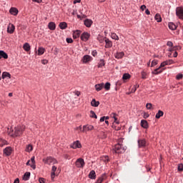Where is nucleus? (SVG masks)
Masks as SVG:
<instances>
[{
	"instance_id": "18",
	"label": "nucleus",
	"mask_w": 183,
	"mask_h": 183,
	"mask_svg": "<svg viewBox=\"0 0 183 183\" xmlns=\"http://www.w3.org/2000/svg\"><path fill=\"white\" fill-rule=\"evenodd\" d=\"M104 41L106 42L105 48H111V47H112V41H111L109 40V39H105Z\"/></svg>"
},
{
	"instance_id": "59",
	"label": "nucleus",
	"mask_w": 183,
	"mask_h": 183,
	"mask_svg": "<svg viewBox=\"0 0 183 183\" xmlns=\"http://www.w3.org/2000/svg\"><path fill=\"white\" fill-rule=\"evenodd\" d=\"M140 9H142V11H144V9H147V6L145 5L141 6Z\"/></svg>"
},
{
	"instance_id": "26",
	"label": "nucleus",
	"mask_w": 183,
	"mask_h": 183,
	"mask_svg": "<svg viewBox=\"0 0 183 183\" xmlns=\"http://www.w3.org/2000/svg\"><path fill=\"white\" fill-rule=\"evenodd\" d=\"M4 58V59H8V54L4 51H0V59Z\"/></svg>"
},
{
	"instance_id": "40",
	"label": "nucleus",
	"mask_w": 183,
	"mask_h": 183,
	"mask_svg": "<svg viewBox=\"0 0 183 183\" xmlns=\"http://www.w3.org/2000/svg\"><path fill=\"white\" fill-rule=\"evenodd\" d=\"M111 36L112 39H115V41H118L119 39V37H118V35L115 33H112Z\"/></svg>"
},
{
	"instance_id": "35",
	"label": "nucleus",
	"mask_w": 183,
	"mask_h": 183,
	"mask_svg": "<svg viewBox=\"0 0 183 183\" xmlns=\"http://www.w3.org/2000/svg\"><path fill=\"white\" fill-rule=\"evenodd\" d=\"M44 54H45V49L39 47L38 49V55H44Z\"/></svg>"
},
{
	"instance_id": "21",
	"label": "nucleus",
	"mask_w": 183,
	"mask_h": 183,
	"mask_svg": "<svg viewBox=\"0 0 183 183\" xmlns=\"http://www.w3.org/2000/svg\"><path fill=\"white\" fill-rule=\"evenodd\" d=\"M107 179V175L102 174L97 181L96 183H102L104 180Z\"/></svg>"
},
{
	"instance_id": "31",
	"label": "nucleus",
	"mask_w": 183,
	"mask_h": 183,
	"mask_svg": "<svg viewBox=\"0 0 183 183\" xmlns=\"http://www.w3.org/2000/svg\"><path fill=\"white\" fill-rule=\"evenodd\" d=\"M91 105L92 107H99V102H97L95 99H93L92 101L91 102Z\"/></svg>"
},
{
	"instance_id": "27",
	"label": "nucleus",
	"mask_w": 183,
	"mask_h": 183,
	"mask_svg": "<svg viewBox=\"0 0 183 183\" xmlns=\"http://www.w3.org/2000/svg\"><path fill=\"white\" fill-rule=\"evenodd\" d=\"M31 177V172H26L23 176L24 181H28L29 179V177Z\"/></svg>"
},
{
	"instance_id": "28",
	"label": "nucleus",
	"mask_w": 183,
	"mask_h": 183,
	"mask_svg": "<svg viewBox=\"0 0 183 183\" xmlns=\"http://www.w3.org/2000/svg\"><path fill=\"white\" fill-rule=\"evenodd\" d=\"M168 26L172 31H175V29H177V25L172 22L169 23Z\"/></svg>"
},
{
	"instance_id": "19",
	"label": "nucleus",
	"mask_w": 183,
	"mask_h": 183,
	"mask_svg": "<svg viewBox=\"0 0 183 183\" xmlns=\"http://www.w3.org/2000/svg\"><path fill=\"white\" fill-rule=\"evenodd\" d=\"M23 49L26 51V52H29L31 51V46L28 43H25L23 46Z\"/></svg>"
},
{
	"instance_id": "13",
	"label": "nucleus",
	"mask_w": 183,
	"mask_h": 183,
	"mask_svg": "<svg viewBox=\"0 0 183 183\" xmlns=\"http://www.w3.org/2000/svg\"><path fill=\"white\" fill-rule=\"evenodd\" d=\"M9 12L11 15H14V16H16V15H18V9L15 8V7H11L9 10Z\"/></svg>"
},
{
	"instance_id": "45",
	"label": "nucleus",
	"mask_w": 183,
	"mask_h": 183,
	"mask_svg": "<svg viewBox=\"0 0 183 183\" xmlns=\"http://www.w3.org/2000/svg\"><path fill=\"white\" fill-rule=\"evenodd\" d=\"M138 88H139V85L138 86H134V88L132 89V94H134V92H137V89H138Z\"/></svg>"
},
{
	"instance_id": "55",
	"label": "nucleus",
	"mask_w": 183,
	"mask_h": 183,
	"mask_svg": "<svg viewBox=\"0 0 183 183\" xmlns=\"http://www.w3.org/2000/svg\"><path fill=\"white\" fill-rule=\"evenodd\" d=\"M41 64H43V65H46V64H48V60L46 59L41 60Z\"/></svg>"
},
{
	"instance_id": "36",
	"label": "nucleus",
	"mask_w": 183,
	"mask_h": 183,
	"mask_svg": "<svg viewBox=\"0 0 183 183\" xmlns=\"http://www.w3.org/2000/svg\"><path fill=\"white\" fill-rule=\"evenodd\" d=\"M101 159L106 164H107V162H109V157L108 156H103L101 157Z\"/></svg>"
},
{
	"instance_id": "60",
	"label": "nucleus",
	"mask_w": 183,
	"mask_h": 183,
	"mask_svg": "<svg viewBox=\"0 0 183 183\" xmlns=\"http://www.w3.org/2000/svg\"><path fill=\"white\" fill-rule=\"evenodd\" d=\"M102 138H103V139L107 138V133L102 132Z\"/></svg>"
},
{
	"instance_id": "38",
	"label": "nucleus",
	"mask_w": 183,
	"mask_h": 183,
	"mask_svg": "<svg viewBox=\"0 0 183 183\" xmlns=\"http://www.w3.org/2000/svg\"><path fill=\"white\" fill-rule=\"evenodd\" d=\"M104 66H105V61H104V59H101L100 61L99 62L98 68H102Z\"/></svg>"
},
{
	"instance_id": "14",
	"label": "nucleus",
	"mask_w": 183,
	"mask_h": 183,
	"mask_svg": "<svg viewBox=\"0 0 183 183\" xmlns=\"http://www.w3.org/2000/svg\"><path fill=\"white\" fill-rule=\"evenodd\" d=\"M125 55V53L123 51L122 52H117L114 54V58L117 59H122V58H124V56Z\"/></svg>"
},
{
	"instance_id": "24",
	"label": "nucleus",
	"mask_w": 183,
	"mask_h": 183,
	"mask_svg": "<svg viewBox=\"0 0 183 183\" xmlns=\"http://www.w3.org/2000/svg\"><path fill=\"white\" fill-rule=\"evenodd\" d=\"M104 88V83L102 84H97L95 85L96 91L99 92Z\"/></svg>"
},
{
	"instance_id": "1",
	"label": "nucleus",
	"mask_w": 183,
	"mask_h": 183,
	"mask_svg": "<svg viewBox=\"0 0 183 183\" xmlns=\"http://www.w3.org/2000/svg\"><path fill=\"white\" fill-rule=\"evenodd\" d=\"M125 149H127V148L122 144H117L114 147L112 152L113 154H124V152H125Z\"/></svg>"
},
{
	"instance_id": "30",
	"label": "nucleus",
	"mask_w": 183,
	"mask_h": 183,
	"mask_svg": "<svg viewBox=\"0 0 183 183\" xmlns=\"http://www.w3.org/2000/svg\"><path fill=\"white\" fill-rule=\"evenodd\" d=\"M67 26H68V24H66V22H61L59 24L60 29H66Z\"/></svg>"
},
{
	"instance_id": "6",
	"label": "nucleus",
	"mask_w": 183,
	"mask_h": 183,
	"mask_svg": "<svg viewBox=\"0 0 183 183\" xmlns=\"http://www.w3.org/2000/svg\"><path fill=\"white\" fill-rule=\"evenodd\" d=\"M4 154L6 155V157H9L14 152V149H12V147H7L3 150Z\"/></svg>"
},
{
	"instance_id": "7",
	"label": "nucleus",
	"mask_w": 183,
	"mask_h": 183,
	"mask_svg": "<svg viewBox=\"0 0 183 183\" xmlns=\"http://www.w3.org/2000/svg\"><path fill=\"white\" fill-rule=\"evenodd\" d=\"M176 15L179 18V19L183 20V9L182 7H177L176 9Z\"/></svg>"
},
{
	"instance_id": "47",
	"label": "nucleus",
	"mask_w": 183,
	"mask_h": 183,
	"mask_svg": "<svg viewBox=\"0 0 183 183\" xmlns=\"http://www.w3.org/2000/svg\"><path fill=\"white\" fill-rule=\"evenodd\" d=\"M142 79H147V72L145 71H142Z\"/></svg>"
},
{
	"instance_id": "56",
	"label": "nucleus",
	"mask_w": 183,
	"mask_h": 183,
	"mask_svg": "<svg viewBox=\"0 0 183 183\" xmlns=\"http://www.w3.org/2000/svg\"><path fill=\"white\" fill-rule=\"evenodd\" d=\"M74 95H76V97H79V95H81V92L79 91H76L74 92Z\"/></svg>"
},
{
	"instance_id": "37",
	"label": "nucleus",
	"mask_w": 183,
	"mask_h": 183,
	"mask_svg": "<svg viewBox=\"0 0 183 183\" xmlns=\"http://www.w3.org/2000/svg\"><path fill=\"white\" fill-rule=\"evenodd\" d=\"M90 117L95 118V119H97L98 118V116H97V114H95L94 111L91 110L90 111Z\"/></svg>"
},
{
	"instance_id": "4",
	"label": "nucleus",
	"mask_w": 183,
	"mask_h": 183,
	"mask_svg": "<svg viewBox=\"0 0 183 183\" xmlns=\"http://www.w3.org/2000/svg\"><path fill=\"white\" fill-rule=\"evenodd\" d=\"M167 64L165 63V61H163L162 63H161L159 67L157 69H155L152 72V74H153V75H158L159 74H161L164 71V69H162V68H164V66H165Z\"/></svg>"
},
{
	"instance_id": "34",
	"label": "nucleus",
	"mask_w": 183,
	"mask_h": 183,
	"mask_svg": "<svg viewBox=\"0 0 183 183\" xmlns=\"http://www.w3.org/2000/svg\"><path fill=\"white\" fill-rule=\"evenodd\" d=\"M155 20L157 22H161L162 21V18H161L160 14H157L154 16Z\"/></svg>"
},
{
	"instance_id": "15",
	"label": "nucleus",
	"mask_w": 183,
	"mask_h": 183,
	"mask_svg": "<svg viewBox=\"0 0 183 183\" xmlns=\"http://www.w3.org/2000/svg\"><path fill=\"white\" fill-rule=\"evenodd\" d=\"M84 25L87 28H91V26L92 25V20L88 19H85L84 20Z\"/></svg>"
},
{
	"instance_id": "48",
	"label": "nucleus",
	"mask_w": 183,
	"mask_h": 183,
	"mask_svg": "<svg viewBox=\"0 0 183 183\" xmlns=\"http://www.w3.org/2000/svg\"><path fill=\"white\" fill-rule=\"evenodd\" d=\"M178 171H179L180 172H182L183 171V164H180L178 165Z\"/></svg>"
},
{
	"instance_id": "63",
	"label": "nucleus",
	"mask_w": 183,
	"mask_h": 183,
	"mask_svg": "<svg viewBox=\"0 0 183 183\" xmlns=\"http://www.w3.org/2000/svg\"><path fill=\"white\" fill-rule=\"evenodd\" d=\"M105 121V117H103L100 119V122H104Z\"/></svg>"
},
{
	"instance_id": "12",
	"label": "nucleus",
	"mask_w": 183,
	"mask_h": 183,
	"mask_svg": "<svg viewBox=\"0 0 183 183\" xmlns=\"http://www.w3.org/2000/svg\"><path fill=\"white\" fill-rule=\"evenodd\" d=\"M81 143H79V141H76L71 144V148H73V149H76V148H81Z\"/></svg>"
},
{
	"instance_id": "16",
	"label": "nucleus",
	"mask_w": 183,
	"mask_h": 183,
	"mask_svg": "<svg viewBox=\"0 0 183 183\" xmlns=\"http://www.w3.org/2000/svg\"><path fill=\"white\" fill-rule=\"evenodd\" d=\"M89 178H90V179H95V178H97V174L95 173L94 170H92L89 174Z\"/></svg>"
},
{
	"instance_id": "52",
	"label": "nucleus",
	"mask_w": 183,
	"mask_h": 183,
	"mask_svg": "<svg viewBox=\"0 0 183 183\" xmlns=\"http://www.w3.org/2000/svg\"><path fill=\"white\" fill-rule=\"evenodd\" d=\"M39 183H45V179L42 178V177H40L39 179Z\"/></svg>"
},
{
	"instance_id": "2",
	"label": "nucleus",
	"mask_w": 183,
	"mask_h": 183,
	"mask_svg": "<svg viewBox=\"0 0 183 183\" xmlns=\"http://www.w3.org/2000/svg\"><path fill=\"white\" fill-rule=\"evenodd\" d=\"M25 131V126H17L14 128V132L11 134L12 137H21V134Z\"/></svg>"
},
{
	"instance_id": "53",
	"label": "nucleus",
	"mask_w": 183,
	"mask_h": 183,
	"mask_svg": "<svg viewBox=\"0 0 183 183\" xmlns=\"http://www.w3.org/2000/svg\"><path fill=\"white\" fill-rule=\"evenodd\" d=\"M56 171V166H53L52 169H51V173L55 174Z\"/></svg>"
},
{
	"instance_id": "5",
	"label": "nucleus",
	"mask_w": 183,
	"mask_h": 183,
	"mask_svg": "<svg viewBox=\"0 0 183 183\" xmlns=\"http://www.w3.org/2000/svg\"><path fill=\"white\" fill-rule=\"evenodd\" d=\"M75 165L76 168H83L85 167V161H84V159L82 158H79L76 159Z\"/></svg>"
},
{
	"instance_id": "3",
	"label": "nucleus",
	"mask_w": 183,
	"mask_h": 183,
	"mask_svg": "<svg viewBox=\"0 0 183 183\" xmlns=\"http://www.w3.org/2000/svg\"><path fill=\"white\" fill-rule=\"evenodd\" d=\"M43 162L47 164V165H51V164L55 165V164H58V160L52 157H47L46 158L43 159Z\"/></svg>"
},
{
	"instance_id": "43",
	"label": "nucleus",
	"mask_w": 183,
	"mask_h": 183,
	"mask_svg": "<svg viewBox=\"0 0 183 183\" xmlns=\"http://www.w3.org/2000/svg\"><path fill=\"white\" fill-rule=\"evenodd\" d=\"M146 108L147 109H154V107H152V104L151 103H147L146 104Z\"/></svg>"
},
{
	"instance_id": "49",
	"label": "nucleus",
	"mask_w": 183,
	"mask_h": 183,
	"mask_svg": "<svg viewBox=\"0 0 183 183\" xmlns=\"http://www.w3.org/2000/svg\"><path fill=\"white\" fill-rule=\"evenodd\" d=\"M155 65H158V61L157 60H153L152 61V64H151V66H155Z\"/></svg>"
},
{
	"instance_id": "10",
	"label": "nucleus",
	"mask_w": 183,
	"mask_h": 183,
	"mask_svg": "<svg viewBox=\"0 0 183 183\" xmlns=\"http://www.w3.org/2000/svg\"><path fill=\"white\" fill-rule=\"evenodd\" d=\"M82 61L84 64H88V62H91V61H92V57L89 55H85L84 56Z\"/></svg>"
},
{
	"instance_id": "39",
	"label": "nucleus",
	"mask_w": 183,
	"mask_h": 183,
	"mask_svg": "<svg viewBox=\"0 0 183 183\" xmlns=\"http://www.w3.org/2000/svg\"><path fill=\"white\" fill-rule=\"evenodd\" d=\"M104 89L106 91H109L111 89V83L107 82L104 85Z\"/></svg>"
},
{
	"instance_id": "22",
	"label": "nucleus",
	"mask_w": 183,
	"mask_h": 183,
	"mask_svg": "<svg viewBox=\"0 0 183 183\" xmlns=\"http://www.w3.org/2000/svg\"><path fill=\"white\" fill-rule=\"evenodd\" d=\"M1 78H2V79H5V78H9V79H11V74H9V72H6V71H4L2 73Z\"/></svg>"
},
{
	"instance_id": "33",
	"label": "nucleus",
	"mask_w": 183,
	"mask_h": 183,
	"mask_svg": "<svg viewBox=\"0 0 183 183\" xmlns=\"http://www.w3.org/2000/svg\"><path fill=\"white\" fill-rule=\"evenodd\" d=\"M131 79V74L128 73H125L123 74L122 79L124 81H127V79Z\"/></svg>"
},
{
	"instance_id": "61",
	"label": "nucleus",
	"mask_w": 183,
	"mask_h": 183,
	"mask_svg": "<svg viewBox=\"0 0 183 183\" xmlns=\"http://www.w3.org/2000/svg\"><path fill=\"white\" fill-rule=\"evenodd\" d=\"M170 51H177V47H171L170 49H169Z\"/></svg>"
},
{
	"instance_id": "32",
	"label": "nucleus",
	"mask_w": 183,
	"mask_h": 183,
	"mask_svg": "<svg viewBox=\"0 0 183 183\" xmlns=\"http://www.w3.org/2000/svg\"><path fill=\"white\" fill-rule=\"evenodd\" d=\"M79 35H81V31L79 30H76V31L74 32L73 34V38L74 39H76V38H79Z\"/></svg>"
},
{
	"instance_id": "62",
	"label": "nucleus",
	"mask_w": 183,
	"mask_h": 183,
	"mask_svg": "<svg viewBox=\"0 0 183 183\" xmlns=\"http://www.w3.org/2000/svg\"><path fill=\"white\" fill-rule=\"evenodd\" d=\"M81 2V0H74V4H79Z\"/></svg>"
},
{
	"instance_id": "44",
	"label": "nucleus",
	"mask_w": 183,
	"mask_h": 183,
	"mask_svg": "<svg viewBox=\"0 0 183 183\" xmlns=\"http://www.w3.org/2000/svg\"><path fill=\"white\" fill-rule=\"evenodd\" d=\"M164 62L166 65H171L172 64H174V61H172V59L164 61Z\"/></svg>"
},
{
	"instance_id": "42",
	"label": "nucleus",
	"mask_w": 183,
	"mask_h": 183,
	"mask_svg": "<svg viewBox=\"0 0 183 183\" xmlns=\"http://www.w3.org/2000/svg\"><path fill=\"white\" fill-rule=\"evenodd\" d=\"M32 149H34V147L31 144H29L26 148V152H31Z\"/></svg>"
},
{
	"instance_id": "50",
	"label": "nucleus",
	"mask_w": 183,
	"mask_h": 183,
	"mask_svg": "<svg viewBox=\"0 0 183 183\" xmlns=\"http://www.w3.org/2000/svg\"><path fill=\"white\" fill-rule=\"evenodd\" d=\"M112 118H114V122H117V121H118V118H117V114H115V113H112Z\"/></svg>"
},
{
	"instance_id": "41",
	"label": "nucleus",
	"mask_w": 183,
	"mask_h": 183,
	"mask_svg": "<svg viewBox=\"0 0 183 183\" xmlns=\"http://www.w3.org/2000/svg\"><path fill=\"white\" fill-rule=\"evenodd\" d=\"M8 144V142H6V140L4 139H0V145L1 147H4V145H6Z\"/></svg>"
},
{
	"instance_id": "20",
	"label": "nucleus",
	"mask_w": 183,
	"mask_h": 183,
	"mask_svg": "<svg viewBox=\"0 0 183 183\" xmlns=\"http://www.w3.org/2000/svg\"><path fill=\"white\" fill-rule=\"evenodd\" d=\"M30 162L31 163V168H32L33 169H36V165H35V157H32L31 158Z\"/></svg>"
},
{
	"instance_id": "64",
	"label": "nucleus",
	"mask_w": 183,
	"mask_h": 183,
	"mask_svg": "<svg viewBox=\"0 0 183 183\" xmlns=\"http://www.w3.org/2000/svg\"><path fill=\"white\" fill-rule=\"evenodd\" d=\"M14 183H19V179H16Z\"/></svg>"
},
{
	"instance_id": "58",
	"label": "nucleus",
	"mask_w": 183,
	"mask_h": 183,
	"mask_svg": "<svg viewBox=\"0 0 183 183\" xmlns=\"http://www.w3.org/2000/svg\"><path fill=\"white\" fill-rule=\"evenodd\" d=\"M54 178H55V173H51V181H54Z\"/></svg>"
},
{
	"instance_id": "54",
	"label": "nucleus",
	"mask_w": 183,
	"mask_h": 183,
	"mask_svg": "<svg viewBox=\"0 0 183 183\" xmlns=\"http://www.w3.org/2000/svg\"><path fill=\"white\" fill-rule=\"evenodd\" d=\"M167 46L172 47L174 44L172 43V41H167Z\"/></svg>"
},
{
	"instance_id": "8",
	"label": "nucleus",
	"mask_w": 183,
	"mask_h": 183,
	"mask_svg": "<svg viewBox=\"0 0 183 183\" xmlns=\"http://www.w3.org/2000/svg\"><path fill=\"white\" fill-rule=\"evenodd\" d=\"M7 32L8 34H14L15 32V26L12 24H9L7 27Z\"/></svg>"
},
{
	"instance_id": "29",
	"label": "nucleus",
	"mask_w": 183,
	"mask_h": 183,
	"mask_svg": "<svg viewBox=\"0 0 183 183\" xmlns=\"http://www.w3.org/2000/svg\"><path fill=\"white\" fill-rule=\"evenodd\" d=\"M161 117H164V112L159 110L155 116V118H157V119H159Z\"/></svg>"
},
{
	"instance_id": "17",
	"label": "nucleus",
	"mask_w": 183,
	"mask_h": 183,
	"mask_svg": "<svg viewBox=\"0 0 183 183\" xmlns=\"http://www.w3.org/2000/svg\"><path fill=\"white\" fill-rule=\"evenodd\" d=\"M141 127H142V128H144L145 129H147V128H149L148 122H147V120L142 119L141 121Z\"/></svg>"
},
{
	"instance_id": "9",
	"label": "nucleus",
	"mask_w": 183,
	"mask_h": 183,
	"mask_svg": "<svg viewBox=\"0 0 183 183\" xmlns=\"http://www.w3.org/2000/svg\"><path fill=\"white\" fill-rule=\"evenodd\" d=\"M89 36H90L89 33L84 32L81 36V40L84 41L86 42V41H88V39H89Z\"/></svg>"
},
{
	"instance_id": "11",
	"label": "nucleus",
	"mask_w": 183,
	"mask_h": 183,
	"mask_svg": "<svg viewBox=\"0 0 183 183\" xmlns=\"http://www.w3.org/2000/svg\"><path fill=\"white\" fill-rule=\"evenodd\" d=\"M94 129V126L92 125H86L83 127V132H88V131H92Z\"/></svg>"
},
{
	"instance_id": "57",
	"label": "nucleus",
	"mask_w": 183,
	"mask_h": 183,
	"mask_svg": "<svg viewBox=\"0 0 183 183\" xmlns=\"http://www.w3.org/2000/svg\"><path fill=\"white\" fill-rule=\"evenodd\" d=\"M97 54H98V52H97V50H94V51H93L92 52V55L93 56H97Z\"/></svg>"
},
{
	"instance_id": "25",
	"label": "nucleus",
	"mask_w": 183,
	"mask_h": 183,
	"mask_svg": "<svg viewBox=\"0 0 183 183\" xmlns=\"http://www.w3.org/2000/svg\"><path fill=\"white\" fill-rule=\"evenodd\" d=\"M48 26L51 31H55V28H56V26L55 25V23H54V22L49 23Z\"/></svg>"
},
{
	"instance_id": "23",
	"label": "nucleus",
	"mask_w": 183,
	"mask_h": 183,
	"mask_svg": "<svg viewBox=\"0 0 183 183\" xmlns=\"http://www.w3.org/2000/svg\"><path fill=\"white\" fill-rule=\"evenodd\" d=\"M138 144L139 148H141L142 147H145L147 142L145 141V139H139L138 140Z\"/></svg>"
},
{
	"instance_id": "51",
	"label": "nucleus",
	"mask_w": 183,
	"mask_h": 183,
	"mask_svg": "<svg viewBox=\"0 0 183 183\" xmlns=\"http://www.w3.org/2000/svg\"><path fill=\"white\" fill-rule=\"evenodd\" d=\"M66 41L67 44H72V42H74V40H72L71 38H67L66 39Z\"/></svg>"
},
{
	"instance_id": "46",
	"label": "nucleus",
	"mask_w": 183,
	"mask_h": 183,
	"mask_svg": "<svg viewBox=\"0 0 183 183\" xmlns=\"http://www.w3.org/2000/svg\"><path fill=\"white\" fill-rule=\"evenodd\" d=\"M183 78V74H178L176 76V79H177V81H179V79H182Z\"/></svg>"
}]
</instances>
